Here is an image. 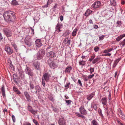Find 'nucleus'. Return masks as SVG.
I'll return each instance as SVG.
<instances>
[{"label": "nucleus", "instance_id": "1", "mask_svg": "<svg viewBox=\"0 0 125 125\" xmlns=\"http://www.w3.org/2000/svg\"><path fill=\"white\" fill-rule=\"evenodd\" d=\"M29 85L31 93L36 94H39V92L41 90V88L39 85H37L35 86L34 84L31 82L30 83Z\"/></svg>", "mask_w": 125, "mask_h": 125}, {"label": "nucleus", "instance_id": "2", "mask_svg": "<svg viewBox=\"0 0 125 125\" xmlns=\"http://www.w3.org/2000/svg\"><path fill=\"white\" fill-rule=\"evenodd\" d=\"M45 52L43 49L40 50L36 55L37 59L40 60L42 59L45 55Z\"/></svg>", "mask_w": 125, "mask_h": 125}, {"label": "nucleus", "instance_id": "3", "mask_svg": "<svg viewBox=\"0 0 125 125\" xmlns=\"http://www.w3.org/2000/svg\"><path fill=\"white\" fill-rule=\"evenodd\" d=\"M25 72L26 74H28L29 76H32L34 75L33 71L29 67L26 66L25 70Z\"/></svg>", "mask_w": 125, "mask_h": 125}, {"label": "nucleus", "instance_id": "4", "mask_svg": "<svg viewBox=\"0 0 125 125\" xmlns=\"http://www.w3.org/2000/svg\"><path fill=\"white\" fill-rule=\"evenodd\" d=\"M3 33L7 37H10L12 36V31L9 29L7 28H4L3 30Z\"/></svg>", "mask_w": 125, "mask_h": 125}, {"label": "nucleus", "instance_id": "5", "mask_svg": "<svg viewBox=\"0 0 125 125\" xmlns=\"http://www.w3.org/2000/svg\"><path fill=\"white\" fill-rule=\"evenodd\" d=\"M101 5V3L100 1H96L92 5L91 8V9L98 8L100 7Z\"/></svg>", "mask_w": 125, "mask_h": 125}, {"label": "nucleus", "instance_id": "6", "mask_svg": "<svg viewBox=\"0 0 125 125\" xmlns=\"http://www.w3.org/2000/svg\"><path fill=\"white\" fill-rule=\"evenodd\" d=\"M62 24H60L59 23H58L55 28V33L57 34L61 31H62L61 30V29L62 28Z\"/></svg>", "mask_w": 125, "mask_h": 125}, {"label": "nucleus", "instance_id": "7", "mask_svg": "<svg viewBox=\"0 0 125 125\" xmlns=\"http://www.w3.org/2000/svg\"><path fill=\"white\" fill-rule=\"evenodd\" d=\"M24 41L25 43L29 47L31 46V40L29 36H26L25 38Z\"/></svg>", "mask_w": 125, "mask_h": 125}, {"label": "nucleus", "instance_id": "8", "mask_svg": "<svg viewBox=\"0 0 125 125\" xmlns=\"http://www.w3.org/2000/svg\"><path fill=\"white\" fill-rule=\"evenodd\" d=\"M48 64L51 68L54 69L58 67L57 65L53 61L51 62L50 59L48 60Z\"/></svg>", "mask_w": 125, "mask_h": 125}, {"label": "nucleus", "instance_id": "9", "mask_svg": "<svg viewBox=\"0 0 125 125\" xmlns=\"http://www.w3.org/2000/svg\"><path fill=\"white\" fill-rule=\"evenodd\" d=\"M27 108L28 111L31 113L32 114L35 115L37 113V110H34L31 106L28 105Z\"/></svg>", "mask_w": 125, "mask_h": 125}, {"label": "nucleus", "instance_id": "10", "mask_svg": "<svg viewBox=\"0 0 125 125\" xmlns=\"http://www.w3.org/2000/svg\"><path fill=\"white\" fill-rule=\"evenodd\" d=\"M18 71L19 72L20 77L21 79L23 80L24 79L25 75L23 71L21 68L18 69Z\"/></svg>", "mask_w": 125, "mask_h": 125}, {"label": "nucleus", "instance_id": "11", "mask_svg": "<svg viewBox=\"0 0 125 125\" xmlns=\"http://www.w3.org/2000/svg\"><path fill=\"white\" fill-rule=\"evenodd\" d=\"M79 112L80 114L83 115H86L87 114V112L83 106H81L80 107Z\"/></svg>", "mask_w": 125, "mask_h": 125}, {"label": "nucleus", "instance_id": "12", "mask_svg": "<svg viewBox=\"0 0 125 125\" xmlns=\"http://www.w3.org/2000/svg\"><path fill=\"white\" fill-rule=\"evenodd\" d=\"M50 78V74L48 73H45L43 75V76L42 77V79H43L46 82L48 81Z\"/></svg>", "mask_w": 125, "mask_h": 125}, {"label": "nucleus", "instance_id": "13", "mask_svg": "<svg viewBox=\"0 0 125 125\" xmlns=\"http://www.w3.org/2000/svg\"><path fill=\"white\" fill-rule=\"evenodd\" d=\"M56 54L53 52H50L47 54V56L48 58H54L56 57Z\"/></svg>", "mask_w": 125, "mask_h": 125}, {"label": "nucleus", "instance_id": "14", "mask_svg": "<svg viewBox=\"0 0 125 125\" xmlns=\"http://www.w3.org/2000/svg\"><path fill=\"white\" fill-rule=\"evenodd\" d=\"M0 89L1 92V94L3 98L4 99L6 97L5 93V88L4 84H3L2 85Z\"/></svg>", "mask_w": 125, "mask_h": 125}, {"label": "nucleus", "instance_id": "15", "mask_svg": "<svg viewBox=\"0 0 125 125\" xmlns=\"http://www.w3.org/2000/svg\"><path fill=\"white\" fill-rule=\"evenodd\" d=\"M33 64L36 69L37 70H40V66L39 62L37 61L36 62H34L33 63Z\"/></svg>", "mask_w": 125, "mask_h": 125}, {"label": "nucleus", "instance_id": "16", "mask_svg": "<svg viewBox=\"0 0 125 125\" xmlns=\"http://www.w3.org/2000/svg\"><path fill=\"white\" fill-rule=\"evenodd\" d=\"M118 110V114L119 117L122 119L124 120L125 119V115L123 114L122 111L120 109H119Z\"/></svg>", "mask_w": 125, "mask_h": 125}, {"label": "nucleus", "instance_id": "17", "mask_svg": "<svg viewBox=\"0 0 125 125\" xmlns=\"http://www.w3.org/2000/svg\"><path fill=\"white\" fill-rule=\"evenodd\" d=\"M3 17L4 20L8 22H10L12 21V17L14 18V16H3Z\"/></svg>", "mask_w": 125, "mask_h": 125}, {"label": "nucleus", "instance_id": "18", "mask_svg": "<svg viewBox=\"0 0 125 125\" xmlns=\"http://www.w3.org/2000/svg\"><path fill=\"white\" fill-rule=\"evenodd\" d=\"M5 51L9 54H11L12 52V50L8 46H6L5 47Z\"/></svg>", "mask_w": 125, "mask_h": 125}, {"label": "nucleus", "instance_id": "19", "mask_svg": "<svg viewBox=\"0 0 125 125\" xmlns=\"http://www.w3.org/2000/svg\"><path fill=\"white\" fill-rule=\"evenodd\" d=\"M24 94L27 101L30 102L31 101V96L28 93L25 92H24Z\"/></svg>", "mask_w": 125, "mask_h": 125}, {"label": "nucleus", "instance_id": "20", "mask_svg": "<svg viewBox=\"0 0 125 125\" xmlns=\"http://www.w3.org/2000/svg\"><path fill=\"white\" fill-rule=\"evenodd\" d=\"M13 77L14 82L17 84H18L19 82L18 80L19 78H18L17 75L15 74H14L13 75Z\"/></svg>", "mask_w": 125, "mask_h": 125}, {"label": "nucleus", "instance_id": "21", "mask_svg": "<svg viewBox=\"0 0 125 125\" xmlns=\"http://www.w3.org/2000/svg\"><path fill=\"white\" fill-rule=\"evenodd\" d=\"M107 99L106 97H103L101 99V102L104 106L106 105L107 104Z\"/></svg>", "mask_w": 125, "mask_h": 125}, {"label": "nucleus", "instance_id": "22", "mask_svg": "<svg viewBox=\"0 0 125 125\" xmlns=\"http://www.w3.org/2000/svg\"><path fill=\"white\" fill-rule=\"evenodd\" d=\"M58 122L59 125H66V122L63 118L59 119Z\"/></svg>", "mask_w": 125, "mask_h": 125}, {"label": "nucleus", "instance_id": "23", "mask_svg": "<svg viewBox=\"0 0 125 125\" xmlns=\"http://www.w3.org/2000/svg\"><path fill=\"white\" fill-rule=\"evenodd\" d=\"M72 69V67L71 66H68L65 68L64 72L65 73H71V71Z\"/></svg>", "mask_w": 125, "mask_h": 125}, {"label": "nucleus", "instance_id": "24", "mask_svg": "<svg viewBox=\"0 0 125 125\" xmlns=\"http://www.w3.org/2000/svg\"><path fill=\"white\" fill-rule=\"evenodd\" d=\"M35 44L36 46L37 47H40L42 45V43L41 42L40 40H36L35 42Z\"/></svg>", "mask_w": 125, "mask_h": 125}, {"label": "nucleus", "instance_id": "25", "mask_svg": "<svg viewBox=\"0 0 125 125\" xmlns=\"http://www.w3.org/2000/svg\"><path fill=\"white\" fill-rule=\"evenodd\" d=\"M6 14H8L7 16H10V14L12 16H14L15 15V13L13 11H11L10 10H8L4 12L3 14V16L5 15Z\"/></svg>", "mask_w": 125, "mask_h": 125}, {"label": "nucleus", "instance_id": "26", "mask_svg": "<svg viewBox=\"0 0 125 125\" xmlns=\"http://www.w3.org/2000/svg\"><path fill=\"white\" fill-rule=\"evenodd\" d=\"M95 95V94L94 93H92L91 94L87 95V99L88 100L90 101L94 97Z\"/></svg>", "mask_w": 125, "mask_h": 125}, {"label": "nucleus", "instance_id": "27", "mask_svg": "<svg viewBox=\"0 0 125 125\" xmlns=\"http://www.w3.org/2000/svg\"><path fill=\"white\" fill-rule=\"evenodd\" d=\"M95 58L92 61V63L94 64L98 62L100 59V57L99 56H96Z\"/></svg>", "mask_w": 125, "mask_h": 125}, {"label": "nucleus", "instance_id": "28", "mask_svg": "<svg viewBox=\"0 0 125 125\" xmlns=\"http://www.w3.org/2000/svg\"><path fill=\"white\" fill-rule=\"evenodd\" d=\"M125 36V34H122L117 37L116 39V40L117 42L120 41L122 38Z\"/></svg>", "mask_w": 125, "mask_h": 125}, {"label": "nucleus", "instance_id": "29", "mask_svg": "<svg viewBox=\"0 0 125 125\" xmlns=\"http://www.w3.org/2000/svg\"><path fill=\"white\" fill-rule=\"evenodd\" d=\"M114 50V48L113 47L111 48H110L105 49L103 51L104 53H109Z\"/></svg>", "mask_w": 125, "mask_h": 125}, {"label": "nucleus", "instance_id": "30", "mask_svg": "<svg viewBox=\"0 0 125 125\" xmlns=\"http://www.w3.org/2000/svg\"><path fill=\"white\" fill-rule=\"evenodd\" d=\"M121 59V58H120L115 60L113 64V67H115L117 63L119 62Z\"/></svg>", "mask_w": 125, "mask_h": 125}, {"label": "nucleus", "instance_id": "31", "mask_svg": "<svg viewBox=\"0 0 125 125\" xmlns=\"http://www.w3.org/2000/svg\"><path fill=\"white\" fill-rule=\"evenodd\" d=\"M93 12V11H91L89 9H87L85 12V16H89Z\"/></svg>", "mask_w": 125, "mask_h": 125}, {"label": "nucleus", "instance_id": "32", "mask_svg": "<svg viewBox=\"0 0 125 125\" xmlns=\"http://www.w3.org/2000/svg\"><path fill=\"white\" fill-rule=\"evenodd\" d=\"M86 61V60L80 61L79 62V65H84L85 64Z\"/></svg>", "mask_w": 125, "mask_h": 125}, {"label": "nucleus", "instance_id": "33", "mask_svg": "<svg viewBox=\"0 0 125 125\" xmlns=\"http://www.w3.org/2000/svg\"><path fill=\"white\" fill-rule=\"evenodd\" d=\"M78 31V29L76 28H75L73 31L72 34V35L73 36L76 35V33Z\"/></svg>", "mask_w": 125, "mask_h": 125}, {"label": "nucleus", "instance_id": "34", "mask_svg": "<svg viewBox=\"0 0 125 125\" xmlns=\"http://www.w3.org/2000/svg\"><path fill=\"white\" fill-rule=\"evenodd\" d=\"M91 123L92 125H99L98 123L95 120H92Z\"/></svg>", "mask_w": 125, "mask_h": 125}, {"label": "nucleus", "instance_id": "35", "mask_svg": "<svg viewBox=\"0 0 125 125\" xmlns=\"http://www.w3.org/2000/svg\"><path fill=\"white\" fill-rule=\"evenodd\" d=\"M33 19L35 22H37L38 21L40 18L38 16H35L33 18Z\"/></svg>", "mask_w": 125, "mask_h": 125}, {"label": "nucleus", "instance_id": "36", "mask_svg": "<svg viewBox=\"0 0 125 125\" xmlns=\"http://www.w3.org/2000/svg\"><path fill=\"white\" fill-rule=\"evenodd\" d=\"M12 4L13 5H15L19 4L17 1L16 0H13L12 1Z\"/></svg>", "mask_w": 125, "mask_h": 125}, {"label": "nucleus", "instance_id": "37", "mask_svg": "<svg viewBox=\"0 0 125 125\" xmlns=\"http://www.w3.org/2000/svg\"><path fill=\"white\" fill-rule=\"evenodd\" d=\"M70 33V32L68 30H66L65 32L63 33V35L65 36L69 35Z\"/></svg>", "mask_w": 125, "mask_h": 125}, {"label": "nucleus", "instance_id": "38", "mask_svg": "<svg viewBox=\"0 0 125 125\" xmlns=\"http://www.w3.org/2000/svg\"><path fill=\"white\" fill-rule=\"evenodd\" d=\"M111 4L113 6H115L116 4L115 0H111Z\"/></svg>", "mask_w": 125, "mask_h": 125}, {"label": "nucleus", "instance_id": "39", "mask_svg": "<svg viewBox=\"0 0 125 125\" xmlns=\"http://www.w3.org/2000/svg\"><path fill=\"white\" fill-rule=\"evenodd\" d=\"M70 84V82H67L66 84L64 85V87L66 89H68L69 88Z\"/></svg>", "mask_w": 125, "mask_h": 125}, {"label": "nucleus", "instance_id": "40", "mask_svg": "<svg viewBox=\"0 0 125 125\" xmlns=\"http://www.w3.org/2000/svg\"><path fill=\"white\" fill-rule=\"evenodd\" d=\"M119 45H122L123 46H125V41H121L119 43Z\"/></svg>", "mask_w": 125, "mask_h": 125}, {"label": "nucleus", "instance_id": "41", "mask_svg": "<svg viewBox=\"0 0 125 125\" xmlns=\"http://www.w3.org/2000/svg\"><path fill=\"white\" fill-rule=\"evenodd\" d=\"M98 113L99 115L102 118H104V116L102 112V110L101 109H99V111H98Z\"/></svg>", "mask_w": 125, "mask_h": 125}, {"label": "nucleus", "instance_id": "42", "mask_svg": "<svg viewBox=\"0 0 125 125\" xmlns=\"http://www.w3.org/2000/svg\"><path fill=\"white\" fill-rule=\"evenodd\" d=\"M66 103L68 105H70L71 104V102L72 101L70 100H65Z\"/></svg>", "mask_w": 125, "mask_h": 125}, {"label": "nucleus", "instance_id": "43", "mask_svg": "<svg viewBox=\"0 0 125 125\" xmlns=\"http://www.w3.org/2000/svg\"><path fill=\"white\" fill-rule=\"evenodd\" d=\"M100 49L99 47L98 46L95 47L94 49V50L95 51V52H97Z\"/></svg>", "mask_w": 125, "mask_h": 125}, {"label": "nucleus", "instance_id": "44", "mask_svg": "<svg viewBox=\"0 0 125 125\" xmlns=\"http://www.w3.org/2000/svg\"><path fill=\"white\" fill-rule=\"evenodd\" d=\"M95 57L96 56L94 54L90 58L89 60V61L91 62L94 59Z\"/></svg>", "mask_w": 125, "mask_h": 125}, {"label": "nucleus", "instance_id": "45", "mask_svg": "<svg viewBox=\"0 0 125 125\" xmlns=\"http://www.w3.org/2000/svg\"><path fill=\"white\" fill-rule=\"evenodd\" d=\"M48 98L50 100L53 102H54V100L53 97L51 96H49Z\"/></svg>", "mask_w": 125, "mask_h": 125}, {"label": "nucleus", "instance_id": "46", "mask_svg": "<svg viewBox=\"0 0 125 125\" xmlns=\"http://www.w3.org/2000/svg\"><path fill=\"white\" fill-rule=\"evenodd\" d=\"M90 71V73L91 74L94 71V68L91 67L89 70Z\"/></svg>", "mask_w": 125, "mask_h": 125}, {"label": "nucleus", "instance_id": "47", "mask_svg": "<svg viewBox=\"0 0 125 125\" xmlns=\"http://www.w3.org/2000/svg\"><path fill=\"white\" fill-rule=\"evenodd\" d=\"M116 23L117 24V26H118L120 27L122 25V23L121 21H117Z\"/></svg>", "mask_w": 125, "mask_h": 125}, {"label": "nucleus", "instance_id": "48", "mask_svg": "<svg viewBox=\"0 0 125 125\" xmlns=\"http://www.w3.org/2000/svg\"><path fill=\"white\" fill-rule=\"evenodd\" d=\"M104 37L105 35H102V36H99V40H103L104 39Z\"/></svg>", "mask_w": 125, "mask_h": 125}, {"label": "nucleus", "instance_id": "49", "mask_svg": "<svg viewBox=\"0 0 125 125\" xmlns=\"http://www.w3.org/2000/svg\"><path fill=\"white\" fill-rule=\"evenodd\" d=\"M13 89L15 93L18 90V89L16 87H15L14 86L13 87Z\"/></svg>", "mask_w": 125, "mask_h": 125}, {"label": "nucleus", "instance_id": "50", "mask_svg": "<svg viewBox=\"0 0 125 125\" xmlns=\"http://www.w3.org/2000/svg\"><path fill=\"white\" fill-rule=\"evenodd\" d=\"M23 125H31L30 123L28 122H26L24 123Z\"/></svg>", "mask_w": 125, "mask_h": 125}, {"label": "nucleus", "instance_id": "51", "mask_svg": "<svg viewBox=\"0 0 125 125\" xmlns=\"http://www.w3.org/2000/svg\"><path fill=\"white\" fill-rule=\"evenodd\" d=\"M78 83L82 87V82L81 81V80L80 79H78Z\"/></svg>", "mask_w": 125, "mask_h": 125}, {"label": "nucleus", "instance_id": "52", "mask_svg": "<svg viewBox=\"0 0 125 125\" xmlns=\"http://www.w3.org/2000/svg\"><path fill=\"white\" fill-rule=\"evenodd\" d=\"M49 0H48V1L47 2V4L43 6L42 7L43 8L47 7H48V6L49 4Z\"/></svg>", "mask_w": 125, "mask_h": 125}, {"label": "nucleus", "instance_id": "53", "mask_svg": "<svg viewBox=\"0 0 125 125\" xmlns=\"http://www.w3.org/2000/svg\"><path fill=\"white\" fill-rule=\"evenodd\" d=\"M42 84L43 85V87H44L45 86V82L44 81V80L42 79Z\"/></svg>", "mask_w": 125, "mask_h": 125}, {"label": "nucleus", "instance_id": "54", "mask_svg": "<svg viewBox=\"0 0 125 125\" xmlns=\"http://www.w3.org/2000/svg\"><path fill=\"white\" fill-rule=\"evenodd\" d=\"M89 79L88 77L86 76L84 77L83 80L84 81H88Z\"/></svg>", "mask_w": 125, "mask_h": 125}, {"label": "nucleus", "instance_id": "55", "mask_svg": "<svg viewBox=\"0 0 125 125\" xmlns=\"http://www.w3.org/2000/svg\"><path fill=\"white\" fill-rule=\"evenodd\" d=\"M12 46L14 47V49L16 50H17V46L15 44H12Z\"/></svg>", "mask_w": 125, "mask_h": 125}, {"label": "nucleus", "instance_id": "56", "mask_svg": "<svg viewBox=\"0 0 125 125\" xmlns=\"http://www.w3.org/2000/svg\"><path fill=\"white\" fill-rule=\"evenodd\" d=\"M12 120L14 122H15V118L14 116V115H12Z\"/></svg>", "mask_w": 125, "mask_h": 125}, {"label": "nucleus", "instance_id": "57", "mask_svg": "<svg viewBox=\"0 0 125 125\" xmlns=\"http://www.w3.org/2000/svg\"><path fill=\"white\" fill-rule=\"evenodd\" d=\"M75 114L76 116H77L79 117H80V116L81 114H80L78 112H76L75 113Z\"/></svg>", "mask_w": 125, "mask_h": 125}, {"label": "nucleus", "instance_id": "58", "mask_svg": "<svg viewBox=\"0 0 125 125\" xmlns=\"http://www.w3.org/2000/svg\"><path fill=\"white\" fill-rule=\"evenodd\" d=\"M33 121L35 125L38 123V122L35 119H33Z\"/></svg>", "mask_w": 125, "mask_h": 125}, {"label": "nucleus", "instance_id": "59", "mask_svg": "<svg viewBox=\"0 0 125 125\" xmlns=\"http://www.w3.org/2000/svg\"><path fill=\"white\" fill-rule=\"evenodd\" d=\"M93 108L96 111L97 109V106L96 104H94V105Z\"/></svg>", "mask_w": 125, "mask_h": 125}, {"label": "nucleus", "instance_id": "60", "mask_svg": "<svg viewBox=\"0 0 125 125\" xmlns=\"http://www.w3.org/2000/svg\"><path fill=\"white\" fill-rule=\"evenodd\" d=\"M94 76V74H92L91 75H89L88 76V78L89 79H91L93 78V77Z\"/></svg>", "mask_w": 125, "mask_h": 125}, {"label": "nucleus", "instance_id": "61", "mask_svg": "<svg viewBox=\"0 0 125 125\" xmlns=\"http://www.w3.org/2000/svg\"><path fill=\"white\" fill-rule=\"evenodd\" d=\"M120 10L122 14H124L125 11H123V10L121 8H120Z\"/></svg>", "mask_w": 125, "mask_h": 125}, {"label": "nucleus", "instance_id": "62", "mask_svg": "<svg viewBox=\"0 0 125 125\" xmlns=\"http://www.w3.org/2000/svg\"><path fill=\"white\" fill-rule=\"evenodd\" d=\"M71 40H69L66 43H68L69 45H70V44Z\"/></svg>", "mask_w": 125, "mask_h": 125}, {"label": "nucleus", "instance_id": "63", "mask_svg": "<svg viewBox=\"0 0 125 125\" xmlns=\"http://www.w3.org/2000/svg\"><path fill=\"white\" fill-rule=\"evenodd\" d=\"M59 18L61 21H62L63 20V16H60Z\"/></svg>", "mask_w": 125, "mask_h": 125}, {"label": "nucleus", "instance_id": "64", "mask_svg": "<svg viewBox=\"0 0 125 125\" xmlns=\"http://www.w3.org/2000/svg\"><path fill=\"white\" fill-rule=\"evenodd\" d=\"M15 93L18 94H21V92L18 90H17V92H15Z\"/></svg>", "mask_w": 125, "mask_h": 125}]
</instances>
